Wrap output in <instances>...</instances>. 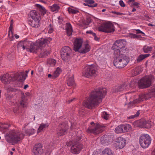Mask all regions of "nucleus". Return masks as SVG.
<instances>
[{"label":"nucleus","mask_w":155,"mask_h":155,"mask_svg":"<svg viewBox=\"0 0 155 155\" xmlns=\"http://www.w3.org/2000/svg\"><path fill=\"white\" fill-rule=\"evenodd\" d=\"M13 74L10 75L8 74H4L1 78V81L5 84H8L10 82L14 81Z\"/></svg>","instance_id":"a211bd4d"},{"label":"nucleus","mask_w":155,"mask_h":155,"mask_svg":"<svg viewBox=\"0 0 155 155\" xmlns=\"http://www.w3.org/2000/svg\"><path fill=\"white\" fill-rule=\"evenodd\" d=\"M86 33H87V34H90L91 35H95V33H94L92 31H90V30L87 31L86 32Z\"/></svg>","instance_id":"bf43d9fd"},{"label":"nucleus","mask_w":155,"mask_h":155,"mask_svg":"<svg viewBox=\"0 0 155 155\" xmlns=\"http://www.w3.org/2000/svg\"><path fill=\"white\" fill-rule=\"evenodd\" d=\"M4 124H2L0 125V129H6L9 126L8 125H7L6 126H4Z\"/></svg>","instance_id":"3c124183"},{"label":"nucleus","mask_w":155,"mask_h":155,"mask_svg":"<svg viewBox=\"0 0 155 155\" xmlns=\"http://www.w3.org/2000/svg\"><path fill=\"white\" fill-rule=\"evenodd\" d=\"M145 127L147 128H150L153 124V123L151 121L145 120Z\"/></svg>","instance_id":"4c0bfd02"},{"label":"nucleus","mask_w":155,"mask_h":155,"mask_svg":"<svg viewBox=\"0 0 155 155\" xmlns=\"http://www.w3.org/2000/svg\"><path fill=\"white\" fill-rule=\"evenodd\" d=\"M35 132V130L34 129H31L30 131V135H31L33 134Z\"/></svg>","instance_id":"680f3d73"},{"label":"nucleus","mask_w":155,"mask_h":155,"mask_svg":"<svg viewBox=\"0 0 155 155\" xmlns=\"http://www.w3.org/2000/svg\"><path fill=\"white\" fill-rule=\"evenodd\" d=\"M119 4L122 7H124L125 6V4L123 1L121 0L119 1Z\"/></svg>","instance_id":"6e6d98bb"},{"label":"nucleus","mask_w":155,"mask_h":155,"mask_svg":"<svg viewBox=\"0 0 155 155\" xmlns=\"http://www.w3.org/2000/svg\"><path fill=\"white\" fill-rule=\"evenodd\" d=\"M123 40H118L116 41L113 45L112 49L114 50V54L120 53L119 49H120L124 46L123 44Z\"/></svg>","instance_id":"2eb2a0df"},{"label":"nucleus","mask_w":155,"mask_h":155,"mask_svg":"<svg viewBox=\"0 0 155 155\" xmlns=\"http://www.w3.org/2000/svg\"><path fill=\"white\" fill-rule=\"evenodd\" d=\"M152 49V48L147 45L144 46L143 48V51L145 53H148Z\"/></svg>","instance_id":"58836bf2"},{"label":"nucleus","mask_w":155,"mask_h":155,"mask_svg":"<svg viewBox=\"0 0 155 155\" xmlns=\"http://www.w3.org/2000/svg\"><path fill=\"white\" fill-rule=\"evenodd\" d=\"M6 99L8 100H11L13 98V96L11 94H8L6 96Z\"/></svg>","instance_id":"864d4df0"},{"label":"nucleus","mask_w":155,"mask_h":155,"mask_svg":"<svg viewBox=\"0 0 155 155\" xmlns=\"http://www.w3.org/2000/svg\"><path fill=\"white\" fill-rule=\"evenodd\" d=\"M134 81H131L130 82V83L129 84V86L130 87H132L134 86Z\"/></svg>","instance_id":"4d7b16f0"},{"label":"nucleus","mask_w":155,"mask_h":155,"mask_svg":"<svg viewBox=\"0 0 155 155\" xmlns=\"http://www.w3.org/2000/svg\"><path fill=\"white\" fill-rule=\"evenodd\" d=\"M129 36L131 38H138V35L134 34L131 33L130 34Z\"/></svg>","instance_id":"603ef678"},{"label":"nucleus","mask_w":155,"mask_h":155,"mask_svg":"<svg viewBox=\"0 0 155 155\" xmlns=\"http://www.w3.org/2000/svg\"><path fill=\"white\" fill-rule=\"evenodd\" d=\"M28 44V42L26 40H25L23 41H21L19 42L18 43L17 48L18 49H20L22 48L23 50L26 48L28 51V49L27 48V46Z\"/></svg>","instance_id":"5701e85b"},{"label":"nucleus","mask_w":155,"mask_h":155,"mask_svg":"<svg viewBox=\"0 0 155 155\" xmlns=\"http://www.w3.org/2000/svg\"><path fill=\"white\" fill-rule=\"evenodd\" d=\"M48 126L49 125L47 123L44 124L43 123H42L40 124L37 133H38L43 131L46 128L48 127Z\"/></svg>","instance_id":"393cba45"},{"label":"nucleus","mask_w":155,"mask_h":155,"mask_svg":"<svg viewBox=\"0 0 155 155\" xmlns=\"http://www.w3.org/2000/svg\"><path fill=\"white\" fill-rule=\"evenodd\" d=\"M111 13H112L115 14L117 15H121L123 14V13H120L119 12H115V11H112Z\"/></svg>","instance_id":"052dcab7"},{"label":"nucleus","mask_w":155,"mask_h":155,"mask_svg":"<svg viewBox=\"0 0 155 155\" xmlns=\"http://www.w3.org/2000/svg\"><path fill=\"white\" fill-rule=\"evenodd\" d=\"M26 75L25 74L20 72L13 74V78L14 79V81H22L25 79Z\"/></svg>","instance_id":"412c9836"},{"label":"nucleus","mask_w":155,"mask_h":155,"mask_svg":"<svg viewBox=\"0 0 155 155\" xmlns=\"http://www.w3.org/2000/svg\"><path fill=\"white\" fill-rule=\"evenodd\" d=\"M83 43L82 40L81 39H76L74 43V50L75 51H79V49L81 47Z\"/></svg>","instance_id":"aec40b11"},{"label":"nucleus","mask_w":155,"mask_h":155,"mask_svg":"<svg viewBox=\"0 0 155 155\" xmlns=\"http://www.w3.org/2000/svg\"><path fill=\"white\" fill-rule=\"evenodd\" d=\"M139 143L140 146L143 148H147L151 143V138L150 136L147 134L141 135L139 138Z\"/></svg>","instance_id":"9d476101"},{"label":"nucleus","mask_w":155,"mask_h":155,"mask_svg":"<svg viewBox=\"0 0 155 155\" xmlns=\"http://www.w3.org/2000/svg\"><path fill=\"white\" fill-rule=\"evenodd\" d=\"M5 137L7 142L14 145L18 143L22 140V134L20 131L16 130H12L7 133Z\"/></svg>","instance_id":"7ed1b4c3"},{"label":"nucleus","mask_w":155,"mask_h":155,"mask_svg":"<svg viewBox=\"0 0 155 155\" xmlns=\"http://www.w3.org/2000/svg\"><path fill=\"white\" fill-rule=\"evenodd\" d=\"M102 155H113L112 150L108 148H106L102 152Z\"/></svg>","instance_id":"7c9ffc66"},{"label":"nucleus","mask_w":155,"mask_h":155,"mask_svg":"<svg viewBox=\"0 0 155 155\" xmlns=\"http://www.w3.org/2000/svg\"><path fill=\"white\" fill-rule=\"evenodd\" d=\"M108 137L106 135H104L102 136L101 139V143L103 144L107 145L108 142Z\"/></svg>","instance_id":"72a5a7b5"},{"label":"nucleus","mask_w":155,"mask_h":155,"mask_svg":"<svg viewBox=\"0 0 155 155\" xmlns=\"http://www.w3.org/2000/svg\"><path fill=\"white\" fill-rule=\"evenodd\" d=\"M122 128L123 129V132H125L128 131L130 126L127 124H122Z\"/></svg>","instance_id":"c9c22d12"},{"label":"nucleus","mask_w":155,"mask_h":155,"mask_svg":"<svg viewBox=\"0 0 155 155\" xmlns=\"http://www.w3.org/2000/svg\"><path fill=\"white\" fill-rule=\"evenodd\" d=\"M93 36L94 37V38L95 40H96L97 41H98V39H99L96 36V35H93Z\"/></svg>","instance_id":"338daca9"},{"label":"nucleus","mask_w":155,"mask_h":155,"mask_svg":"<svg viewBox=\"0 0 155 155\" xmlns=\"http://www.w3.org/2000/svg\"><path fill=\"white\" fill-rule=\"evenodd\" d=\"M134 0H128V3L129 4H130L131 3L132 4L134 2Z\"/></svg>","instance_id":"774afa93"},{"label":"nucleus","mask_w":155,"mask_h":155,"mask_svg":"<svg viewBox=\"0 0 155 155\" xmlns=\"http://www.w3.org/2000/svg\"><path fill=\"white\" fill-rule=\"evenodd\" d=\"M68 11L69 13H71L72 14H76V13L78 12V10L70 8H68Z\"/></svg>","instance_id":"ea45409f"},{"label":"nucleus","mask_w":155,"mask_h":155,"mask_svg":"<svg viewBox=\"0 0 155 155\" xmlns=\"http://www.w3.org/2000/svg\"><path fill=\"white\" fill-rule=\"evenodd\" d=\"M32 152L35 155L42 154L44 152L42 145L40 143L36 144L34 146Z\"/></svg>","instance_id":"dca6fc26"},{"label":"nucleus","mask_w":155,"mask_h":155,"mask_svg":"<svg viewBox=\"0 0 155 155\" xmlns=\"http://www.w3.org/2000/svg\"><path fill=\"white\" fill-rule=\"evenodd\" d=\"M149 94L151 97H155V86L152 89L151 92L149 93Z\"/></svg>","instance_id":"c03bdc74"},{"label":"nucleus","mask_w":155,"mask_h":155,"mask_svg":"<svg viewBox=\"0 0 155 155\" xmlns=\"http://www.w3.org/2000/svg\"><path fill=\"white\" fill-rule=\"evenodd\" d=\"M68 11L69 13H71L72 14H76V13L78 12V10L70 8H68Z\"/></svg>","instance_id":"a19ab883"},{"label":"nucleus","mask_w":155,"mask_h":155,"mask_svg":"<svg viewBox=\"0 0 155 155\" xmlns=\"http://www.w3.org/2000/svg\"><path fill=\"white\" fill-rule=\"evenodd\" d=\"M136 30L137 31L136 33L137 34L141 33V34H144V33L142 31H141L139 29H137Z\"/></svg>","instance_id":"e2e57ef3"},{"label":"nucleus","mask_w":155,"mask_h":155,"mask_svg":"<svg viewBox=\"0 0 155 155\" xmlns=\"http://www.w3.org/2000/svg\"><path fill=\"white\" fill-rule=\"evenodd\" d=\"M139 86L143 88L149 87L151 84V79L150 77L146 76L138 81Z\"/></svg>","instance_id":"ddd939ff"},{"label":"nucleus","mask_w":155,"mask_h":155,"mask_svg":"<svg viewBox=\"0 0 155 155\" xmlns=\"http://www.w3.org/2000/svg\"><path fill=\"white\" fill-rule=\"evenodd\" d=\"M51 25H49V30H48V33H51L53 31V29L51 27Z\"/></svg>","instance_id":"13d9d810"},{"label":"nucleus","mask_w":155,"mask_h":155,"mask_svg":"<svg viewBox=\"0 0 155 155\" xmlns=\"http://www.w3.org/2000/svg\"><path fill=\"white\" fill-rule=\"evenodd\" d=\"M71 53V50L69 47H64L61 51V58L64 61H67L70 59Z\"/></svg>","instance_id":"f8f14e48"},{"label":"nucleus","mask_w":155,"mask_h":155,"mask_svg":"<svg viewBox=\"0 0 155 155\" xmlns=\"http://www.w3.org/2000/svg\"><path fill=\"white\" fill-rule=\"evenodd\" d=\"M35 6L38 8V10L41 12V16H44L46 13L47 10L42 6L38 4H35Z\"/></svg>","instance_id":"b1692460"},{"label":"nucleus","mask_w":155,"mask_h":155,"mask_svg":"<svg viewBox=\"0 0 155 155\" xmlns=\"http://www.w3.org/2000/svg\"><path fill=\"white\" fill-rule=\"evenodd\" d=\"M140 114V111H138L137 112L136 114L130 116L129 117H127V118L128 119H131L134 118L135 117L138 116Z\"/></svg>","instance_id":"79ce46f5"},{"label":"nucleus","mask_w":155,"mask_h":155,"mask_svg":"<svg viewBox=\"0 0 155 155\" xmlns=\"http://www.w3.org/2000/svg\"><path fill=\"white\" fill-rule=\"evenodd\" d=\"M107 92L105 88L99 87L94 90L91 92L88 98L84 101L83 105L87 108L92 109L101 102Z\"/></svg>","instance_id":"f257e3e1"},{"label":"nucleus","mask_w":155,"mask_h":155,"mask_svg":"<svg viewBox=\"0 0 155 155\" xmlns=\"http://www.w3.org/2000/svg\"><path fill=\"white\" fill-rule=\"evenodd\" d=\"M12 21H13V20H11V21L10 25L9 27V32H8V35L9 36L10 35L11 31H12V25H13Z\"/></svg>","instance_id":"09e8293b"},{"label":"nucleus","mask_w":155,"mask_h":155,"mask_svg":"<svg viewBox=\"0 0 155 155\" xmlns=\"http://www.w3.org/2000/svg\"><path fill=\"white\" fill-rule=\"evenodd\" d=\"M115 142V144L117 148L121 149L125 146L126 141L125 138L120 137L116 139Z\"/></svg>","instance_id":"f3484780"},{"label":"nucleus","mask_w":155,"mask_h":155,"mask_svg":"<svg viewBox=\"0 0 155 155\" xmlns=\"http://www.w3.org/2000/svg\"><path fill=\"white\" fill-rule=\"evenodd\" d=\"M82 136L81 131L77 132L76 139L74 140V144L71 147V151L72 153H78L82 148V145L78 142L81 139Z\"/></svg>","instance_id":"423d86ee"},{"label":"nucleus","mask_w":155,"mask_h":155,"mask_svg":"<svg viewBox=\"0 0 155 155\" xmlns=\"http://www.w3.org/2000/svg\"><path fill=\"white\" fill-rule=\"evenodd\" d=\"M68 127V126L66 122L60 124L58 128L57 132L58 135L60 136L65 134Z\"/></svg>","instance_id":"4468645a"},{"label":"nucleus","mask_w":155,"mask_h":155,"mask_svg":"<svg viewBox=\"0 0 155 155\" xmlns=\"http://www.w3.org/2000/svg\"><path fill=\"white\" fill-rule=\"evenodd\" d=\"M75 98H72V99H71V100H69V101H68V103H70L71 102L73 101H74V100H75Z\"/></svg>","instance_id":"69168bd1"},{"label":"nucleus","mask_w":155,"mask_h":155,"mask_svg":"<svg viewBox=\"0 0 155 155\" xmlns=\"http://www.w3.org/2000/svg\"><path fill=\"white\" fill-rule=\"evenodd\" d=\"M61 72V69L59 67L57 68L52 75V78H55L58 77Z\"/></svg>","instance_id":"2f4dec72"},{"label":"nucleus","mask_w":155,"mask_h":155,"mask_svg":"<svg viewBox=\"0 0 155 155\" xmlns=\"http://www.w3.org/2000/svg\"><path fill=\"white\" fill-rule=\"evenodd\" d=\"M30 15L32 19L30 25L35 28L39 27L40 25V15L36 11L32 10L30 12Z\"/></svg>","instance_id":"0eeeda50"},{"label":"nucleus","mask_w":155,"mask_h":155,"mask_svg":"<svg viewBox=\"0 0 155 155\" xmlns=\"http://www.w3.org/2000/svg\"><path fill=\"white\" fill-rule=\"evenodd\" d=\"M85 3L84 4V5H87L90 7H94L96 6L97 5V4H95L94 5H91L94 2V1L92 0H85Z\"/></svg>","instance_id":"c85d7f7f"},{"label":"nucleus","mask_w":155,"mask_h":155,"mask_svg":"<svg viewBox=\"0 0 155 155\" xmlns=\"http://www.w3.org/2000/svg\"><path fill=\"white\" fill-rule=\"evenodd\" d=\"M66 30L68 35L70 36L72 34V26L69 23H67Z\"/></svg>","instance_id":"bb28decb"},{"label":"nucleus","mask_w":155,"mask_h":155,"mask_svg":"<svg viewBox=\"0 0 155 155\" xmlns=\"http://www.w3.org/2000/svg\"><path fill=\"white\" fill-rule=\"evenodd\" d=\"M58 19L59 20V23L60 24H61L62 22V21H63V18L62 17H59L58 18Z\"/></svg>","instance_id":"0e129e2a"},{"label":"nucleus","mask_w":155,"mask_h":155,"mask_svg":"<svg viewBox=\"0 0 155 155\" xmlns=\"http://www.w3.org/2000/svg\"><path fill=\"white\" fill-rule=\"evenodd\" d=\"M145 120H140L137 121L136 123L137 126L141 128L145 127Z\"/></svg>","instance_id":"473e14b6"},{"label":"nucleus","mask_w":155,"mask_h":155,"mask_svg":"<svg viewBox=\"0 0 155 155\" xmlns=\"http://www.w3.org/2000/svg\"><path fill=\"white\" fill-rule=\"evenodd\" d=\"M28 126L26 125H24L23 128V130H24L25 132L27 134H28L29 133V130H28Z\"/></svg>","instance_id":"de8ad7c7"},{"label":"nucleus","mask_w":155,"mask_h":155,"mask_svg":"<svg viewBox=\"0 0 155 155\" xmlns=\"http://www.w3.org/2000/svg\"><path fill=\"white\" fill-rule=\"evenodd\" d=\"M102 117L103 118L106 119L107 120L108 119V115L107 114L106 112H103L102 113Z\"/></svg>","instance_id":"a18cd8bd"},{"label":"nucleus","mask_w":155,"mask_h":155,"mask_svg":"<svg viewBox=\"0 0 155 155\" xmlns=\"http://www.w3.org/2000/svg\"><path fill=\"white\" fill-rule=\"evenodd\" d=\"M99 31L106 33H111L114 32L115 31L114 27L111 23H107L103 24L99 27Z\"/></svg>","instance_id":"9b49d317"},{"label":"nucleus","mask_w":155,"mask_h":155,"mask_svg":"<svg viewBox=\"0 0 155 155\" xmlns=\"http://www.w3.org/2000/svg\"><path fill=\"white\" fill-rule=\"evenodd\" d=\"M59 8V6L56 4H54L52 6L49 7V8L51 9V11L53 12L58 11Z\"/></svg>","instance_id":"f704fd0d"},{"label":"nucleus","mask_w":155,"mask_h":155,"mask_svg":"<svg viewBox=\"0 0 155 155\" xmlns=\"http://www.w3.org/2000/svg\"><path fill=\"white\" fill-rule=\"evenodd\" d=\"M91 22V19L89 17H87V18L86 21L84 22V23L85 25H88Z\"/></svg>","instance_id":"37998d69"},{"label":"nucleus","mask_w":155,"mask_h":155,"mask_svg":"<svg viewBox=\"0 0 155 155\" xmlns=\"http://www.w3.org/2000/svg\"><path fill=\"white\" fill-rule=\"evenodd\" d=\"M150 55V54H140L138 56L137 61V62H140L145 58L148 57Z\"/></svg>","instance_id":"c756f323"},{"label":"nucleus","mask_w":155,"mask_h":155,"mask_svg":"<svg viewBox=\"0 0 155 155\" xmlns=\"http://www.w3.org/2000/svg\"><path fill=\"white\" fill-rule=\"evenodd\" d=\"M13 35V32H12V31H11V32H10V35L9 36L8 35V36L9 37V40L11 41L13 40V39H14Z\"/></svg>","instance_id":"8fccbe9b"},{"label":"nucleus","mask_w":155,"mask_h":155,"mask_svg":"<svg viewBox=\"0 0 155 155\" xmlns=\"http://www.w3.org/2000/svg\"><path fill=\"white\" fill-rule=\"evenodd\" d=\"M90 50V46L87 44L85 45V46L83 48L80 50L79 52L81 53L84 54L88 52Z\"/></svg>","instance_id":"cd10ccee"},{"label":"nucleus","mask_w":155,"mask_h":155,"mask_svg":"<svg viewBox=\"0 0 155 155\" xmlns=\"http://www.w3.org/2000/svg\"><path fill=\"white\" fill-rule=\"evenodd\" d=\"M151 97V96L150 95L149 93L141 95L139 96V98L138 99L134 100V103H138Z\"/></svg>","instance_id":"4be33fe9"},{"label":"nucleus","mask_w":155,"mask_h":155,"mask_svg":"<svg viewBox=\"0 0 155 155\" xmlns=\"http://www.w3.org/2000/svg\"><path fill=\"white\" fill-rule=\"evenodd\" d=\"M29 93L27 92L25 95L22 93L21 94V101L20 104L15 105L13 108V111L15 114H18L20 112L21 107H26L28 104V100L29 98Z\"/></svg>","instance_id":"39448f33"},{"label":"nucleus","mask_w":155,"mask_h":155,"mask_svg":"<svg viewBox=\"0 0 155 155\" xmlns=\"http://www.w3.org/2000/svg\"><path fill=\"white\" fill-rule=\"evenodd\" d=\"M67 84L69 86H74L75 85L73 75L69 78L67 81Z\"/></svg>","instance_id":"a878e982"},{"label":"nucleus","mask_w":155,"mask_h":155,"mask_svg":"<svg viewBox=\"0 0 155 155\" xmlns=\"http://www.w3.org/2000/svg\"><path fill=\"white\" fill-rule=\"evenodd\" d=\"M49 62L50 65L54 66L56 64V61L54 59H51L49 60Z\"/></svg>","instance_id":"49530a36"},{"label":"nucleus","mask_w":155,"mask_h":155,"mask_svg":"<svg viewBox=\"0 0 155 155\" xmlns=\"http://www.w3.org/2000/svg\"><path fill=\"white\" fill-rule=\"evenodd\" d=\"M128 88L127 84L125 83L122 85H120L114 87L112 89L111 91L113 93L118 92L126 90Z\"/></svg>","instance_id":"6ab92c4d"},{"label":"nucleus","mask_w":155,"mask_h":155,"mask_svg":"<svg viewBox=\"0 0 155 155\" xmlns=\"http://www.w3.org/2000/svg\"><path fill=\"white\" fill-rule=\"evenodd\" d=\"M90 124L91 126H89L87 130V132L88 133L98 134L102 132L104 130V127L98 123L95 124L93 122H92Z\"/></svg>","instance_id":"6e6552de"},{"label":"nucleus","mask_w":155,"mask_h":155,"mask_svg":"<svg viewBox=\"0 0 155 155\" xmlns=\"http://www.w3.org/2000/svg\"><path fill=\"white\" fill-rule=\"evenodd\" d=\"M115 131L117 133H123V129L122 128V124L119 125L117 126L115 129Z\"/></svg>","instance_id":"e433bc0d"},{"label":"nucleus","mask_w":155,"mask_h":155,"mask_svg":"<svg viewBox=\"0 0 155 155\" xmlns=\"http://www.w3.org/2000/svg\"><path fill=\"white\" fill-rule=\"evenodd\" d=\"M97 75L96 68L94 64L88 65L86 66L82 74L83 76L88 78L95 77Z\"/></svg>","instance_id":"1a4fd4ad"},{"label":"nucleus","mask_w":155,"mask_h":155,"mask_svg":"<svg viewBox=\"0 0 155 155\" xmlns=\"http://www.w3.org/2000/svg\"><path fill=\"white\" fill-rule=\"evenodd\" d=\"M50 42L49 41L46 39L41 38L36 41V43L32 42L31 44L30 48V52L36 53L38 52L40 53L41 57H45L50 54V49L45 48L47 44Z\"/></svg>","instance_id":"f03ea898"},{"label":"nucleus","mask_w":155,"mask_h":155,"mask_svg":"<svg viewBox=\"0 0 155 155\" xmlns=\"http://www.w3.org/2000/svg\"><path fill=\"white\" fill-rule=\"evenodd\" d=\"M115 57L113 63L116 68H123L125 67L128 63L129 58L128 57L120 53L114 54Z\"/></svg>","instance_id":"20e7f679"},{"label":"nucleus","mask_w":155,"mask_h":155,"mask_svg":"<svg viewBox=\"0 0 155 155\" xmlns=\"http://www.w3.org/2000/svg\"><path fill=\"white\" fill-rule=\"evenodd\" d=\"M7 90L8 91H12V92H16V90L15 89L12 88L11 87H9L8 88Z\"/></svg>","instance_id":"5fc2aeb1"}]
</instances>
